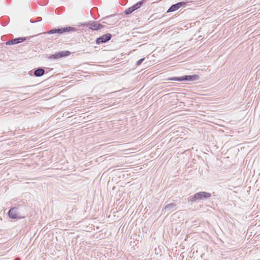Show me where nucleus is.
Instances as JSON below:
<instances>
[{"mask_svg":"<svg viewBox=\"0 0 260 260\" xmlns=\"http://www.w3.org/2000/svg\"><path fill=\"white\" fill-rule=\"evenodd\" d=\"M107 24H111L112 23H109V22H107Z\"/></svg>","mask_w":260,"mask_h":260,"instance_id":"obj_21","label":"nucleus"},{"mask_svg":"<svg viewBox=\"0 0 260 260\" xmlns=\"http://www.w3.org/2000/svg\"><path fill=\"white\" fill-rule=\"evenodd\" d=\"M87 27H88L89 29L97 30L101 29L103 27V25L101 24L98 23L96 22H90L86 24Z\"/></svg>","mask_w":260,"mask_h":260,"instance_id":"obj_7","label":"nucleus"},{"mask_svg":"<svg viewBox=\"0 0 260 260\" xmlns=\"http://www.w3.org/2000/svg\"><path fill=\"white\" fill-rule=\"evenodd\" d=\"M8 216L10 219H21V217L19 215V213L15 207H11L8 212Z\"/></svg>","mask_w":260,"mask_h":260,"instance_id":"obj_5","label":"nucleus"},{"mask_svg":"<svg viewBox=\"0 0 260 260\" xmlns=\"http://www.w3.org/2000/svg\"><path fill=\"white\" fill-rule=\"evenodd\" d=\"M112 16V15H111L110 17ZM109 17H110V16H108L107 17H105L104 19L108 20L109 19Z\"/></svg>","mask_w":260,"mask_h":260,"instance_id":"obj_19","label":"nucleus"},{"mask_svg":"<svg viewBox=\"0 0 260 260\" xmlns=\"http://www.w3.org/2000/svg\"><path fill=\"white\" fill-rule=\"evenodd\" d=\"M19 215L21 217V219L24 218L28 215L29 207L28 206L23 204H21L15 206Z\"/></svg>","mask_w":260,"mask_h":260,"instance_id":"obj_3","label":"nucleus"},{"mask_svg":"<svg viewBox=\"0 0 260 260\" xmlns=\"http://www.w3.org/2000/svg\"><path fill=\"white\" fill-rule=\"evenodd\" d=\"M90 115H88L87 117L79 116L78 117H75L74 119V121L73 123H80V122H86L90 120V119L91 117ZM73 120V119L72 120Z\"/></svg>","mask_w":260,"mask_h":260,"instance_id":"obj_9","label":"nucleus"},{"mask_svg":"<svg viewBox=\"0 0 260 260\" xmlns=\"http://www.w3.org/2000/svg\"><path fill=\"white\" fill-rule=\"evenodd\" d=\"M26 38L25 37H20V38H15V39H12V40L7 41L6 43V44L7 45L17 44L20 43L24 42V41L26 40Z\"/></svg>","mask_w":260,"mask_h":260,"instance_id":"obj_8","label":"nucleus"},{"mask_svg":"<svg viewBox=\"0 0 260 260\" xmlns=\"http://www.w3.org/2000/svg\"><path fill=\"white\" fill-rule=\"evenodd\" d=\"M176 205L175 203H170L166 205L164 208V209L166 211H170L172 208H175Z\"/></svg>","mask_w":260,"mask_h":260,"instance_id":"obj_12","label":"nucleus"},{"mask_svg":"<svg viewBox=\"0 0 260 260\" xmlns=\"http://www.w3.org/2000/svg\"><path fill=\"white\" fill-rule=\"evenodd\" d=\"M144 59H145V58H141V59H139V60H138V61H137V62H136V65H137V66H140V65L142 63V62L143 61V60H144Z\"/></svg>","mask_w":260,"mask_h":260,"instance_id":"obj_17","label":"nucleus"},{"mask_svg":"<svg viewBox=\"0 0 260 260\" xmlns=\"http://www.w3.org/2000/svg\"><path fill=\"white\" fill-rule=\"evenodd\" d=\"M60 54V58L62 57L68 56L70 54V52L69 51H63L58 52Z\"/></svg>","mask_w":260,"mask_h":260,"instance_id":"obj_14","label":"nucleus"},{"mask_svg":"<svg viewBox=\"0 0 260 260\" xmlns=\"http://www.w3.org/2000/svg\"><path fill=\"white\" fill-rule=\"evenodd\" d=\"M185 5V3L184 2H179L176 4H174L170 7V8L168 10L167 12L169 13L176 11L180 7H181L183 6H184Z\"/></svg>","mask_w":260,"mask_h":260,"instance_id":"obj_10","label":"nucleus"},{"mask_svg":"<svg viewBox=\"0 0 260 260\" xmlns=\"http://www.w3.org/2000/svg\"><path fill=\"white\" fill-rule=\"evenodd\" d=\"M134 9L133 7V6L129 7V8L126 9L124 11V13L126 15H128L131 14L132 12L134 11Z\"/></svg>","mask_w":260,"mask_h":260,"instance_id":"obj_15","label":"nucleus"},{"mask_svg":"<svg viewBox=\"0 0 260 260\" xmlns=\"http://www.w3.org/2000/svg\"><path fill=\"white\" fill-rule=\"evenodd\" d=\"M199 77L197 75H185L179 77L169 78L167 80L184 81H195L198 80Z\"/></svg>","mask_w":260,"mask_h":260,"instance_id":"obj_2","label":"nucleus"},{"mask_svg":"<svg viewBox=\"0 0 260 260\" xmlns=\"http://www.w3.org/2000/svg\"><path fill=\"white\" fill-rule=\"evenodd\" d=\"M37 19H38L37 21H39L42 20V18L41 17H38Z\"/></svg>","mask_w":260,"mask_h":260,"instance_id":"obj_18","label":"nucleus"},{"mask_svg":"<svg viewBox=\"0 0 260 260\" xmlns=\"http://www.w3.org/2000/svg\"><path fill=\"white\" fill-rule=\"evenodd\" d=\"M49 58L50 59H58V58H60V54L58 52L54 54L51 55Z\"/></svg>","mask_w":260,"mask_h":260,"instance_id":"obj_16","label":"nucleus"},{"mask_svg":"<svg viewBox=\"0 0 260 260\" xmlns=\"http://www.w3.org/2000/svg\"><path fill=\"white\" fill-rule=\"evenodd\" d=\"M143 4V1H140L139 2L136 3L135 5H133V7L134 10L135 11V10L138 9L139 8H140L142 6Z\"/></svg>","mask_w":260,"mask_h":260,"instance_id":"obj_13","label":"nucleus"},{"mask_svg":"<svg viewBox=\"0 0 260 260\" xmlns=\"http://www.w3.org/2000/svg\"><path fill=\"white\" fill-rule=\"evenodd\" d=\"M34 75L37 77H40L42 76L45 74V71L43 69L39 68L37 69L34 71Z\"/></svg>","mask_w":260,"mask_h":260,"instance_id":"obj_11","label":"nucleus"},{"mask_svg":"<svg viewBox=\"0 0 260 260\" xmlns=\"http://www.w3.org/2000/svg\"><path fill=\"white\" fill-rule=\"evenodd\" d=\"M75 115H72L71 117L68 116V117H67V118H72V117H73L74 116H75Z\"/></svg>","mask_w":260,"mask_h":260,"instance_id":"obj_20","label":"nucleus"},{"mask_svg":"<svg viewBox=\"0 0 260 260\" xmlns=\"http://www.w3.org/2000/svg\"><path fill=\"white\" fill-rule=\"evenodd\" d=\"M211 197V193L205 191H201L196 192L192 196H190L186 199V200L191 205L194 202H199L208 200Z\"/></svg>","mask_w":260,"mask_h":260,"instance_id":"obj_1","label":"nucleus"},{"mask_svg":"<svg viewBox=\"0 0 260 260\" xmlns=\"http://www.w3.org/2000/svg\"><path fill=\"white\" fill-rule=\"evenodd\" d=\"M76 28L73 27L68 26L66 27H61L58 28H53L47 32L48 34H54L56 33L62 34L67 31H75Z\"/></svg>","mask_w":260,"mask_h":260,"instance_id":"obj_4","label":"nucleus"},{"mask_svg":"<svg viewBox=\"0 0 260 260\" xmlns=\"http://www.w3.org/2000/svg\"><path fill=\"white\" fill-rule=\"evenodd\" d=\"M112 36L110 34H106L98 38L96 40V43L100 44L101 43H104L111 39Z\"/></svg>","mask_w":260,"mask_h":260,"instance_id":"obj_6","label":"nucleus"}]
</instances>
